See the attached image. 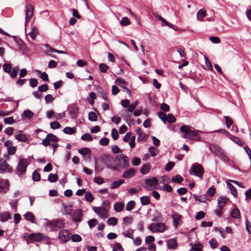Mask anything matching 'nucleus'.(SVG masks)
Returning <instances> with one entry per match:
<instances>
[{"label":"nucleus","instance_id":"nucleus-39","mask_svg":"<svg viewBox=\"0 0 251 251\" xmlns=\"http://www.w3.org/2000/svg\"><path fill=\"white\" fill-rule=\"evenodd\" d=\"M58 179V176L57 174H50L48 178V180L50 182H55Z\"/></svg>","mask_w":251,"mask_h":251},{"label":"nucleus","instance_id":"nucleus-24","mask_svg":"<svg viewBox=\"0 0 251 251\" xmlns=\"http://www.w3.org/2000/svg\"><path fill=\"white\" fill-rule=\"evenodd\" d=\"M151 169V165L149 163L144 164L140 169V173L143 175H146L149 173Z\"/></svg>","mask_w":251,"mask_h":251},{"label":"nucleus","instance_id":"nucleus-17","mask_svg":"<svg viewBox=\"0 0 251 251\" xmlns=\"http://www.w3.org/2000/svg\"><path fill=\"white\" fill-rule=\"evenodd\" d=\"M152 217L153 218L151 219L152 222H161L163 220L161 213L156 210L154 211Z\"/></svg>","mask_w":251,"mask_h":251},{"label":"nucleus","instance_id":"nucleus-3","mask_svg":"<svg viewBox=\"0 0 251 251\" xmlns=\"http://www.w3.org/2000/svg\"><path fill=\"white\" fill-rule=\"evenodd\" d=\"M189 173L190 175H194L201 179L204 173V169L201 164L194 163L190 169Z\"/></svg>","mask_w":251,"mask_h":251},{"label":"nucleus","instance_id":"nucleus-48","mask_svg":"<svg viewBox=\"0 0 251 251\" xmlns=\"http://www.w3.org/2000/svg\"><path fill=\"white\" fill-rule=\"evenodd\" d=\"M157 115L159 117V118L163 122H164V123H166V122L167 120V115L165 113L160 111L158 112Z\"/></svg>","mask_w":251,"mask_h":251},{"label":"nucleus","instance_id":"nucleus-14","mask_svg":"<svg viewBox=\"0 0 251 251\" xmlns=\"http://www.w3.org/2000/svg\"><path fill=\"white\" fill-rule=\"evenodd\" d=\"M78 152L83 155L85 160L90 159V154L91 153V150L86 147L82 148L78 150Z\"/></svg>","mask_w":251,"mask_h":251},{"label":"nucleus","instance_id":"nucleus-6","mask_svg":"<svg viewBox=\"0 0 251 251\" xmlns=\"http://www.w3.org/2000/svg\"><path fill=\"white\" fill-rule=\"evenodd\" d=\"M100 159L107 168L115 162L114 157L108 154L101 155L100 156Z\"/></svg>","mask_w":251,"mask_h":251},{"label":"nucleus","instance_id":"nucleus-31","mask_svg":"<svg viewBox=\"0 0 251 251\" xmlns=\"http://www.w3.org/2000/svg\"><path fill=\"white\" fill-rule=\"evenodd\" d=\"M231 216L234 219H239L240 218V212L239 210L237 208H234L230 213Z\"/></svg>","mask_w":251,"mask_h":251},{"label":"nucleus","instance_id":"nucleus-55","mask_svg":"<svg viewBox=\"0 0 251 251\" xmlns=\"http://www.w3.org/2000/svg\"><path fill=\"white\" fill-rule=\"evenodd\" d=\"M135 202L134 201H130L127 202L126 205V210L131 211L134 206Z\"/></svg>","mask_w":251,"mask_h":251},{"label":"nucleus","instance_id":"nucleus-63","mask_svg":"<svg viewBox=\"0 0 251 251\" xmlns=\"http://www.w3.org/2000/svg\"><path fill=\"white\" fill-rule=\"evenodd\" d=\"M112 251H124V250L120 243H117L113 247Z\"/></svg>","mask_w":251,"mask_h":251},{"label":"nucleus","instance_id":"nucleus-42","mask_svg":"<svg viewBox=\"0 0 251 251\" xmlns=\"http://www.w3.org/2000/svg\"><path fill=\"white\" fill-rule=\"evenodd\" d=\"M34 73L38 75L40 78H49L48 75L46 72L41 73L39 70H36L34 71Z\"/></svg>","mask_w":251,"mask_h":251},{"label":"nucleus","instance_id":"nucleus-49","mask_svg":"<svg viewBox=\"0 0 251 251\" xmlns=\"http://www.w3.org/2000/svg\"><path fill=\"white\" fill-rule=\"evenodd\" d=\"M202 246L201 243L194 244L191 249L193 251H202Z\"/></svg>","mask_w":251,"mask_h":251},{"label":"nucleus","instance_id":"nucleus-58","mask_svg":"<svg viewBox=\"0 0 251 251\" xmlns=\"http://www.w3.org/2000/svg\"><path fill=\"white\" fill-rule=\"evenodd\" d=\"M109 142V140L108 138L106 137H103L100 140V144L103 146H105L108 145Z\"/></svg>","mask_w":251,"mask_h":251},{"label":"nucleus","instance_id":"nucleus-29","mask_svg":"<svg viewBox=\"0 0 251 251\" xmlns=\"http://www.w3.org/2000/svg\"><path fill=\"white\" fill-rule=\"evenodd\" d=\"M125 182V180L124 179H119L117 181H114L110 185V188L111 189H115L120 186L121 184Z\"/></svg>","mask_w":251,"mask_h":251},{"label":"nucleus","instance_id":"nucleus-30","mask_svg":"<svg viewBox=\"0 0 251 251\" xmlns=\"http://www.w3.org/2000/svg\"><path fill=\"white\" fill-rule=\"evenodd\" d=\"M172 218L173 219V222L174 223L175 227H177L178 222L181 218V215L177 214L176 212H175L172 214Z\"/></svg>","mask_w":251,"mask_h":251},{"label":"nucleus","instance_id":"nucleus-12","mask_svg":"<svg viewBox=\"0 0 251 251\" xmlns=\"http://www.w3.org/2000/svg\"><path fill=\"white\" fill-rule=\"evenodd\" d=\"M0 169L4 172L11 173L12 171V167L7 163L5 160L1 158H0Z\"/></svg>","mask_w":251,"mask_h":251},{"label":"nucleus","instance_id":"nucleus-61","mask_svg":"<svg viewBox=\"0 0 251 251\" xmlns=\"http://www.w3.org/2000/svg\"><path fill=\"white\" fill-rule=\"evenodd\" d=\"M209 243L210 246L212 249H216L218 245V242L215 240L214 238H212L209 241Z\"/></svg>","mask_w":251,"mask_h":251},{"label":"nucleus","instance_id":"nucleus-26","mask_svg":"<svg viewBox=\"0 0 251 251\" xmlns=\"http://www.w3.org/2000/svg\"><path fill=\"white\" fill-rule=\"evenodd\" d=\"M226 184H227V186H228V188L231 191V193L232 195H233V196L234 198H236L238 196V193H237V189L234 187V186L231 183H230L228 181H226Z\"/></svg>","mask_w":251,"mask_h":251},{"label":"nucleus","instance_id":"nucleus-15","mask_svg":"<svg viewBox=\"0 0 251 251\" xmlns=\"http://www.w3.org/2000/svg\"><path fill=\"white\" fill-rule=\"evenodd\" d=\"M114 158L115 160H116L119 162L123 160V162L125 163L124 166L126 168L128 166V158L125 154H121L117 155Z\"/></svg>","mask_w":251,"mask_h":251},{"label":"nucleus","instance_id":"nucleus-43","mask_svg":"<svg viewBox=\"0 0 251 251\" xmlns=\"http://www.w3.org/2000/svg\"><path fill=\"white\" fill-rule=\"evenodd\" d=\"M32 180L35 181H39L41 179V176L37 170L34 171L32 173Z\"/></svg>","mask_w":251,"mask_h":251},{"label":"nucleus","instance_id":"nucleus-45","mask_svg":"<svg viewBox=\"0 0 251 251\" xmlns=\"http://www.w3.org/2000/svg\"><path fill=\"white\" fill-rule=\"evenodd\" d=\"M88 119L92 122H95L98 120L97 114L94 112H90L88 114Z\"/></svg>","mask_w":251,"mask_h":251},{"label":"nucleus","instance_id":"nucleus-36","mask_svg":"<svg viewBox=\"0 0 251 251\" xmlns=\"http://www.w3.org/2000/svg\"><path fill=\"white\" fill-rule=\"evenodd\" d=\"M38 34V28L34 26L32 28V31L28 33V35L32 39H34Z\"/></svg>","mask_w":251,"mask_h":251},{"label":"nucleus","instance_id":"nucleus-32","mask_svg":"<svg viewBox=\"0 0 251 251\" xmlns=\"http://www.w3.org/2000/svg\"><path fill=\"white\" fill-rule=\"evenodd\" d=\"M138 101L137 100H135L132 104H129V106H128V108H127V109L126 110V111L131 113L133 112L135 110L136 106L138 105Z\"/></svg>","mask_w":251,"mask_h":251},{"label":"nucleus","instance_id":"nucleus-41","mask_svg":"<svg viewBox=\"0 0 251 251\" xmlns=\"http://www.w3.org/2000/svg\"><path fill=\"white\" fill-rule=\"evenodd\" d=\"M101 210V212H100V213L98 215L102 218H106L109 216V213L108 210L104 207H102Z\"/></svg>","mask_w":251,"mask_h":251},{"label":"nucleus","instance_id":"nucleus-20","mask_svg":"<svg viewBox=\"0 0 251 251\" xmlns=\"http://www.w3.org/2000/svg\"><path fill=\"white\" fill-rule=\"evenodd\" d=\"M11 218V215L8 212H3L0 213V221L1 222H5Z\"/></svg>","mask_w":251,"mask_h":251},{"label":"nucleus","instance_id":"nucleus-25","mask_svg":"<svg viewBox=\"0 0 251 251\" xmlns=\"http://www.w3.org/2000/svg\"><path fill=\"white\" fill-rule=\"evenodd\" d=\"M206 16V11L205 9L201 8L198 11L197 14V17L198 20L202 21Z\"/></svg>","mask_w":251,"mask_h":251},{"label":"nucleus","instance_id":"nucleus-37","mask_svg":"<svg viewBox=\"0 0 251 251\" xmlns=\"http://www.w3.org/2000/svg\"><path fill=\"white\" fill-rule=\"evenodd\" d=\"M46 47L47 48V49L50 51L51 52H57L58 53H61V54H67V52L66 51H62V50H56V49H53L52 48H51L49 45H46Z\"/></svg>","mask_w":251,"mask_h":251},{"label":"nucleus","instance_id":"nucleus-54","mask_svg":"<svg viewBox=\"0 0 251 251\" xmlns=\"http://www.w3.org/2000/svg\"><path fill=\"white\" fill-rule=\"evenodd\" d=\"M47 135H48V138H49L50 142L51 141L56 142L59 140L57 136H56L55 135H54L52 133H48L47 134Z\"/></svg>","mask_w":251,"mask_h":251},{"label":"nucleus","instance_id":"nucleus-34","mask_svg":"<svg viewBox=\"0 0 251 251\" xmlns=\"http://www.w3.org/2000/svg\"><path fill=\"white\" fill-rule=\"evenodd\" d=\"M229 138L238 145L241 147L243 146V143L239 137L230 135Z\"/></svg>","mask_w":251,"mask_h":251},{"label":"nucleus","instance_id":"nucleus-1","mask_svg":"<svg viewBox=\"0 0 251 251\" xmlns=\"http://www.w3.org/2000/svg\"><path fill=\"white\" fill-rule=\"evenodd\" d=\"M181 132L184 133L182 136L185 139H189L191 140L200 141L201 137L198 134V130H193L190 129V126L188 125H183L180 127Z\"/></svg>","mask_w":251,"mask_h":251},{"label":"nucleus","instance_id":"nucleus-60","mask_svg":"<svg viewBox=\"0 0 251 251\" xmlns=\"http://www.w3.org/2000/svg\"><path fill=\"white\" fill-rule=\"evenodd\" d=\"M4 122L5 124H13L15 123V121L13 116L9 117L4 119Z\"/></svg>","mask_w":251,"mask_h":251},{"label":"nucleus","instance_id":"nucleus-13","mask_svg":"<svg viewBox=\"0 0 251 251\" xmlns=\"http://www.w3.org/2000/svg\"><path fill=\"white\" fill-rule=\"evenodd\" d=\"M209 150L211 152L214 153L217 156H218L224 150L218 145L210 144H209Z\"/></svg>","mask_w":251,"mask_h":251},{"label":"nucleus","instance_id":"nucleus-7","mask_svg":"<svg viewBox=\"0 0 251 251\" xmlns=\"http://www.w3.org/2000/svg\"><path fill=\"white\" fill-rule=\"evenodd\" d=\"M71 217L74 222H80L83 218L82 210L81 209L74 210L71 215Z\"/></svg>","mask_w":251,"mask_h":251},{"label":"nucleus","instance_id":"nucleus-64","mask_svg":"<svg viewBox=\"0 0 251 251\" xmlns=\"http://www.w3.org/2000/svg\"><path fill=\"white\" fill-rule=\"evenodd\" d=\"M245 201L248 203L249 202L248 199H251V188L247 190L245 193Z\"/></svg>","mask_w":251,"mask_h":251},{"label":"nucleus","instance_id":"nucleus-53","mask_svg":"<svg viewBox=\"0 0 251 251\" xmlns=\"http://www.w3.org/2000/svg\"><path fill=\"white\" fill-rule=\"evenodd\" d=\"M130 24V20L127 17L123 18L120 22V24L123 26H126L129 25Z\"/></svg>","mask_w":251,"mask_h":251},{"label":"nucleus","instance_id":"nucleus-28","mask_svg":"<svg viewBox=\"0 0 251 251\" xmlns=\"http://www.w3.org/2000/svg\"><path fill=\"white\" fill-rule=\"evenodd\" d=\"M76 129V128L75 127H71L69 126H67L63 129V131L64 133L66 134L71 135L75 132Z\"/></svg>","mask_w":251,"mask_h":251},{"label":"nucleus","instance_id":"nucleus-33","mask_svg":"<svg viewBox=\"0 0 251 251\" xmlns=\"http://www.w3.org/2000/svg\"><path fill=\"white\" fill-rule=\"evenodd\" d=\"M15 138L20 142H25L27 140L26 136L24 134H18L15 136Z\"/></svg>","mask_w":251,"mask_h":251},{"label":"nucleus","instance_id":"nucleus-19","mask_svg":"<svg viewBox=\"0 0 251 251\" xmlns=\"http://www.w3.org/2000/svg\"><path fill=\"white\" fill-rule=\"evenodd\" d=\"M9 187V181L7 179H1L0 180V193H5V188Z\"/></svg>","mask_w":251,"mask_h":251},{"label":"nucleus","instance_id":"nucleus-5","mask_svg":"<svg viewBox=\"0 0 251 251\" xmlns=\"http://www.w3.org/2000/svg\"><path fill=\"white\" fill-rule=\"evenodd\" d=\"M148 228L152 232H163L165 230V225L162 223H151Z\"/></svg>","mask_w":251,"mask_h":251},{"label":"nucleus","instance_id":"nucleus-46","mask_svg":"<svg viewBox=\"0 0 251 251\" xmlns=\"http://www.w3.org/2000/svg\"><path fill=\"white\" fill-rule=\"evenodd\" d=\"M118 219L115 217H110L107 221L108 225L115 226L117 224Z\"/></svg>","mask_w":251,"mask_h":251},{"label":"nucleus","instance_id":"nucleus-47","mask_svg":"<svg viewBox=\"0 0 251 251\" xmlns=\"http://www.w3.org/2000/svg\"><path fill=\"white\" fill-rule=\"evenodd\" d=\"M34 115V113L30 111V110H25L23 113V115L25 118H30L32 117Z\"/></svg>","mask_w":251,"mask_h":251},{"label":"nucleus","instance_id":"nucleus-52","mask_svg":"<svg viewBox=\"0 0 251 251\" xmlns=\"http://www.w3.org/2000/svg\"><path fill=\"white\" fill-rule=\"evenodd\" d=\"M81 139L82 140L88 141H92L93 139L91 135L88 133L83 134L81 137Z\"/></svg>","mask_w":251,"mask_h":251},{"label":"nucleus","instance_id":"nucleus-38","mask_svg":"<svg viewBox=\"0 0 251 251\" xmlns=\"http://www.w3.org/2000/svg\"><path fill=\"white\" fill-rule=\"evenodd\" d=\"M85 198L86 201H87L89 202H92L94 199L93 195L90 191H87L85 192Z\"/></svg>","mask_w":251,"mask_h":251},{"label":"nucleus","instance_id":"nucleus-51","mask_svg":"<svg viewBox=\"0 0 251 251\" xmlns=\"http://www.w3.org/2000/svg\"><path fill=\"white\" fill-rule=\"evenodd\" d=\"M98 223V221L96 219H92L88 221V224L90 228L95 227Z\"/></svg>","mask_w":251,"mask_h":251},{"label":"nucleus","instance_id":"nucleus-62","mask_svg":"<svg viewBox=\"0 0 251 251\" xmlns=\"http://www.w3.org/2000/svg\"><path fill=\"white\" fill-rule=\"evenodd\" d=\"M3 69L5 72L10 74L11 72V65L9 64L5 63L3 65Z\"/></svg>","mask_w":251,"mask_h":251},{"label":"nucleus","instance_id":"nucleus-9","mask_svg":"<svg viewBox=\"0 0 251 251\" xmlns=\"http://www.w3.org/2000/svg\"><path fill=\"white\" fill-rule=\"evenodd\" d=\"M28 238L31 240L40 242L43 239H49V238L48 236H46L44 234L41 233H31L28 235Z\"/></svg>","mask_w":251,"mask_h":251},{"label":"nucleus","instance_id":"nucleus-21","mask_svg":"<svg viewBox=\"0 0 251 251\" xmlns=\"http://www.w3.org/2000/svg\"><path fill=\"white\" fill-rule=\"evenodd\" d=\"M24 218L32 223H36L35 216L31 212H27L24 215Z\"/></svg>","mask_w":251,"mask_h":251},{"label":"nucleus","instance_id":"nucleus-59","mask_svg":"<svg viewBox=\"0 0 251 251\" xmlns=\"http://www.w3.org/2000/svg\"><path fill=\"white\" fill-rule=\"evenodd\" d=\"M71 238L72 241L74 242H80L82 240L81 237L79 235L77 234H73Z\"/></svg>","mask_w":251,"mask_h":251},{"label":"nucleus","instance_id":"nucleus-18","mask_svg":"<svg viewBox=\"0 0 251 251\" xmlns=\"http://www.w3.org/2000/svg\"><path fill=\"white\" fill-rule=\"evenodd\" d=\"M135 174V170L133 168H130L125 171L123 174L122 176L125 178H128L133 176Z\"/></svg>","mask_w":251,"mask_h":251},{"label":"nucleus","instance_id":"nucleus-35","mask_svg":"<svg viewBox=\"0 0 251 251\" xmlns=\"http://www.w3.org/2000/svg\"><path fill=\"white\" fill-rule=\"evenodd\" d=\"M140 201L143 205H147L150 203L151 201L149 197L143 196L140 198Z\"/></svg>","mask_w":251,"mask_h":251},{"label":"nucleus","instance_id":"nucleus-16","mask_svg":"<svg viewBox=\"0 0 251 251\" xmlns=\"http://www.w3.org/2000/svg\"><path fill=\"white\" fill-rule=\"evenodd\" d=\"M78 107L75 105L71 107L69 113L71 116V119H75L78 117Z\"/></svg>","mask_w":251,"mask_h":251},{"label":"nucleus","instance_id":"nucleus-40","mask_svg":"<svg viewBox=\"0 0 251 251\" xmlns=\"http://www.w3.org/2000/svg\"><path fill=\"white\" fill-rule=\"evenodd\" d=\"M183 180V178L179 175H176L172 178V181L175 183H181Z\"/></svg>","mask_w":251,"mask_h":251},{"label":"nucleus","instance_id":"nucleus-4","mask_svg":"<svg viewBox=\"0 0 251 251\" xmlns=\"http://www.w3.org/2000/svg\"><path fill=\"white\" fill-rule=\"evenodd\" d=\"M28 163L26 159H20L16 168V174L19 176L24 175L26 171Z\"/></svg>","mask_w":251,"mask_h":251},{"label":"nucleus","instance_id":"nucleus-11","mask_svg":"<svg viewBox=\"0 0 251 251\" xmlns=\"http://www.w3.org/2000/svg\"><path fill=\"white\" fill-rule=\"evenodd\" d=\"M26 15L25 18V26H26L27 23L30 21L31 18L33 15V7L31 4L27 5L26 6Z\"/></svg>","mask_w":251,"mask_h":251},{"label":"nucleus","instance_id":"nucleus-10","mask_svg":"<svg viewBox=\"0 0 251 251\" xmlns=\"http://www.w3.org/2000/svg\"><path fill=\"white\" fill-rule=\"evenodd\" d=\"M158 179L156 177L146 179L145 180V182L146 185L143 186V187L148 190H150L149 187L154 186V188L156 189V186H157L158 184Z\"/></svg>","mask_w":251,"mask_h":251},{"label":"nucleus","instance_id":"nucleus-23","mask_svg":"<svg viewBox=\"0 0 251 251\" xmlns=\"http://www.w3.org/2000/svg\"><path fill=\"white\" fill-rule=\"evenodd\" d=\"M177 247V242L175 239H170L167 241V247L169 249L175 250Z\"/></svg>","mask_w":251,"mask_h":251},{"label":"nucleus","instance_id":"nucleus-50","mask_svg":"<svg viewBox=\"0 0 251 251\" xmlns=\"http://www.w3.org/2000/svg\"><path fill=\"white\" fill-rule=\"evenodd\" d=\"M17 44L21 50L25 51L26 50V47L25 43L21 39L20 40H18V42H17Z\"/></svg>","mask_w":251,"mask_h":251},{"label":"nucleus","instance_id":"nucleus-57","mask_svg":"<svg viewBox=\"0 0 251 251\" xmlns=\"http://www.w3.org/2000/svg\"><path fill=\"white\" fill-rule=\"evenodd\" d=\"M224 118L225 120L226 126L227 128H229L231 125H232L233 121L228 116H225Z\"/></svg>","mask_w":251,"mask_h":251},{"label":"nucleus","instance_id":"nucleus-56","mask_svg":"<svg viewBox=\"0 0 251 251\" xmlns=\"http://www.w3.org/2000/svg\"><path fill=\"white\" fill-rule=\"evenodd\" d=\"M50 128L53 129H56L60 128L61 127V125L58 122L54 121L50 123Z\"/></svg>","mask_w":251,"mask_h":251},{"label":"nucleus","instance_id":"nucleus-22","mask_svg":"<svg viewBox=\"0 0 251 251\" xmlns=\"http://www.w3.org/2000/svg\"><path fill=\"white\" fill-rule=\"evenodd\" d=\"M193 196L196 201L202 203H206V201L207 200L206 194H203L201 196H198L195 194L193 195Z\"/></svg>","mask_w":251,"mask_h":251},{"label":"nucleus","instance_id":"nucleus-44","mask_svg":"<svg viewBox=\"0 0 251 251\" xmlns=\"http://www.w3.org/2000/svg\"><path fill=\"white\" fill-rule=\"evenodd\" d=\"M133 230L132 229H128L123 233L124 235L126 237L129 238L131 239H133Z\"/></svg>","mask_w":251,"mask_h":251},{"label":"nucleus","instance_id":"nucleus-2","mask_svg":"<svg viewBox=\"0 0 251 251\" xmlns=\"http://www.w3.org/2000/svg\"><path fill=\"white\" fill-rule=\"evenodd\" d=\"M47 222L45 224L46 226L50 228L51 231H55L63 228L65 226L64 219H54L52 220L46 219Z\"/></svg>","mask_w":251,"mask_h":251},{"label":"nucleus","instance_id":"nucleus-27","mask_svg":"<svg viewBox=\"0 0 251 251\" xmlns=\"http://www.w3.org/2000/svg\"><path fill=\"white\" fill-rule=\"evenodd\" d=\"M124 203L121 202L116 203L114 205V209L117 212L122 211L124 208Z\"/></svg>","mask_w":251,"mask_h":251},{"label":"nucleus","instance_id":"nucleus-8","mask_svg":"<svg viewBox=\"0 0 251 251\" xmlns=\"http://www.w3.org/2000/svg\"><path fill=\"white\" fill-rule=\"evenodd\" d=\"M70 231L68 229H62L59 232L58 238L60 241L66 243L70 240Z\"/></svg>","mask_w":251,"mask_h":251}]
</instances>
